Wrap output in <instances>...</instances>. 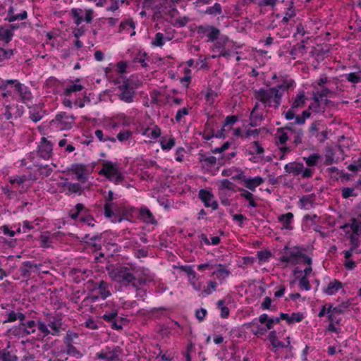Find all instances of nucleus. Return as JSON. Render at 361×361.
I'll return each instance as SVG.
<instances>
[{"label": "nucleus", "mask_w": 361, "mask_h": 361, "mask_svg": "<svg viewBox=\"0 0 361 361\" xmlns=\"http://www.w3.org/2000/svg\"><path fill=\"white\" fill-rule=\"evenodd\" d=\"M319 159L320 156L318 154H312L308 157H303L306 164L310 167L316 166Z\"/></svg>", "instance_id": "obj_46"}, {"label": "nucleus", "mask_w": 361, "mask_h": 361, "mask_svg": "<svg viewBox=\"0 0 361 361\" xmlns=\"http://www.w3.org/2000/svg\"><path fill=\"white\" fill-rule=\"evenodd\" d=\"M175 145L174 138L171 137L169 140H162L161 141V146L162 149L164 150H169L171 149Z\"/></svg>", "instance_id": "obj_59"}, {"label": "nucleus", "mask_w": 361, "mask_h": 361, "mask_svg": "<svg viewBox=\"0 0 361 361\" xmlns=\"http://www.w3.org/2000/svg\"><path fill=\"white\" fill-rule=\"evenodd\" d=\"M349 227L353 232V234L358 235L361 231V221H358L356 219H351V223L349 224Z\"/></svg>", "instance_id": "obj_49"}, {"label": "nucleus", "mask_w": 361, "mask_h": 361, "mask_svg": "<svg viewBox=\"0 0 361 361\" xmlns=\"http://www.w3.org/2000/svg\"><path fill=\"white\" fill-rule=\"evenodd\" d=\"M240 190L242 191L240 196L249 202L250 207H256L257 206V203L253 200V195L251 192L243 189H240Z\"/></svg>", "instance_id": "obj_45"}, {"label": "nucleus", "mask_w": 361, "mask_h": 361, "mask_svg": "<svg viewBox=\"0 0 361 361\" xmlns=\"http://www.w3.org/2000/svg\"><path fill=\"white\" fill-rule=\"evenodd\" d=\"M68 173L70 175L74 176V178H75L81 185L86 183L89 179L88 169L83 164H72L68 168Z\"/></svg>", "instance_id": "obj_6"}, {"label": "nucleus", "mask_w": 361, "mask_h": 361, "mask_svg": "<svg viewBox=\"0 0 361 361\" xmlns=\"http://www.w3.org/2000/svg\"><path fill=\"white\" fill-rule=\"evenodd\" d=\"M311 116V113L309 111H304L302 114V116H297L295 117V120L293 122L294 124L302 125L305 123V120L310 118Z\"/></svg>", "instance_id": "obj_53"}, {"label": "nucleus", "mask_w": 361, "mask_h": 361, "mask_svg": "<svg viewBox=\"0 0 361 361\" xmlns=\"http://www.w3.org/2000/svg\"><path fill=\"white\" fill-rule=\"evenodd\" d=\"M300 252L295 250H291L286 252V255L281 257V261L292 264H296L298 262V259L300 258Z\"/></svg>", "instance_id": "obj_22"}, {"label": "nucleus", "mask_w": 361, "mask_h": 361, "mask_svg": "<svg viewBox=\"0 0 361 361\" xmlns=\"http://www.w3.org/2000/svg\"><path fill=\"white\" fill-rule=\"evenodd\" d=\"M66 345V353L75 358H80L82 356V353L78 350L73 344Z\"/></svg>", "instance_id": "obj_42"}, {"label": "nucleus", "mask_w": 361, "mask_h": 361, "mask_svg": "<svg viewBox=\"0 0 361 361\" xmlns=\"http://www.w3.org/2000/svg\"><path fill=\"white\" fill-rule=\"evenodd\" d=\"M30 180H36V176L35 172H31L30 175L23 174L21 176H16L17 183L20 185Z\"/></svg>", "instance_id": "obj_48"}, {"label": "nucleus", "mask_w": 361, "mask_h": 361, "mask_svg": "<svg viewBox=\"0 0 361 361\" xmlns=\"http://www.w3.org/2000/svg\"><path fill=\"white\" fill-rule=\"evenodd\" d=\"M0 97L6 102L19 99L27 103L32 99L30 88L16 79L4 80L0 78Z\"/></svg>", "instance_id": "obj_1"}, {"label": "nucleus", "mask_w": 361, "mask_h": 361, "mask_svg": "<svg viewBox=\"0 0 361 361\" xmlns=\"http://www.w3.org/2000/svg\"><path fill=\"white\" fill-rule=\"evenodd\" d=\"M121 354V348L118 346H114L112 348L106 347L104 350L97 353L96 356L98 359H106V361H117Z\"/></svg>", "instance_id": "obj_12"}, {"label": "nucleus", "mask_w": 361, "mask_h": 361, "mask_svg": "<svg viewBox=\"0 0 361 361\" xmlns=\"http://www.w3.org/2000/svg\"><path fill=\"white\" fill-rule=\"evenodd\" d=\"M220 34V31L218 28L211 26L209 30H208L207 37L209 41L213 42L216 40Z\"/></svg>", "instance_id": "obj_54"}, {"label": "nucleus", "mask_w": 361, "mask_h": 361, "mask_svg": "<svg viewBox=\"0 0 361 361\" xmlns=\"http://www.w3.org/2000/svg\"><path fill=\"white\" fill-rule=\"evenodd\" d=\"M263 183L262 178L256 176L255 178H246L245 180V186L252 191H255V188Z\"/></svg>", "instance_id": "obj_28"}, {"label": "nucleus", "mask_w": 361, "mask_h": 361, "mask_svg": "<svg viewBox=\"0 0 361 361\" xmlns=\"http://www.w3.org/2000/svg\"><path fill=\"white\" fill-rule=\"evenodd\" d=\"M335 94L334 91L330 90L326 87H323L320 90L313 92V100L314 101H323V98L327 96H332Z\"/></svg>", "instance_id": "obj_26"}, {"label": "nucleus", "mask_w": 361, "mask_h": 361, "mask_svg": "<svg viewBox=\"0 0 361 361\" xmlns=\"http://www.w3.org/2000/svg\"><path fill=\"white\" fill-rule=\"evenodd\" d=\"M11 3L6 12V17L5 20L8 23H13L16 20H23L27 18V12L25 10L21 11L20 13L16 14L15 12L18 10L14 6L12 5L13 0H8Z\"/></svg>", "instance_id": "obj_16"}, {"label": "nucleus", "mask_w": 361, "mask_h": 361, "mask_svg": "<svg viewBox=\"0 0 361 361\" xmlns=\"http://www.w3.org/2000/svg\"><path fill=\"white\" fill-rule=\"evenodd\" d=\"M216 158L214 156H206L204 154H200L199 161L203 162L208 167H212L216 164Z\"/></svg>", "instance_id": "obj_34"}, {"label": "nucleus", "mask_w": 361, "mask_h": 361, "mask_svg": "<svg viewBox=\"0 0 361 361\" xmlns=\"http://www.w3.org/2000/svg\"><path fill=\"white\" fill-rule=\"evenodd\" d=\"M97 294H99L101 298L104 300L110 295L107 283L102 281L94 285V288H92V302L99 298Z\"/></svg>", "instance_id": "obj_14"}, {"label": "nucleus", "mask_w": 361, "mask_h": 361, "mask_svg": "<svg viewBox=\"0 0 361 361\" xmlns=\"http://www.w3.org/2000/svg\"><path fill=\"white\" fill-rule=\"evenodd\" d=\"M84 209V205L81 203H78L75 206L74 209L71 210L70 216L75 221H79L90 226V216L89 215L84 216L82 214Z\"/></svg>", "instance_id": "obj_15"}, {"label": "nucleus", "mask_w": 361, "mask_h": 361, "mask_svg": "<svg viewBox=\"0 0 361 361\" xmlns=\"http://www.w3.org/2000/svg\"><path fill=\"white\" fill-rule=\"evenodd\" d=\"M306 101V97L304 92H300L297 94L291 106L294 109L304 106Z\"/></svg>", "instance_id": "obj_39"}, {"label": "nucleus", "mask_w": 361, "mask_h": 361, "mask_svg": "<svg viewBox=\"0 0 361 361\" xmlns=\"http://www.w3.org/2000/svg\"><path fill=\"white\" fill-rule=\"evenodd\" d=\"M314 197L311 195H305L300 198L301 207L305 209H310L313 207Z\"/></svg>", "instance_id": "obj_40"}, {"label": "nucleus", "mask_w": 361, "mask_h": 361, "mask_svg": "<svg viewBox=\"0 0 361 361\" xmlns=\"http://www.w3.org/2000/svg\"><path fill=\"white\" fill-rule=\"evenodd\" d=\"M16 51L15 49H6L0 46V63L11 59Z\"/></svg>", "instance_id": "obj_33"}, {"label": "nucleus", "mask_w": 361, "mask_h": 361, "mask_svg": "<svg viewBox=\"0 0 361 361\" xmlns=\"http://www.w3.org/2000/svg\"><path fill=\"white\" fill-rule=\"evenodd\" d=\"M142 219L147 223H153L154 216L148 209H142L140 210Z\"/></svg>", "instance_id": "obj_52"}, {"label": "nucleus", "mask_w": 361, "mask_h": 361, "mask_svg": "<svg viewBox=\"0 0 361 361\" xmlns=\"http://www.w3.org/2000/svg\"><path fill=\"white\" fill-rule=\"evenodd\" d=\"M69 16L77 26L84 21L90 23V9L84 11L82 8H73L71 10Z\"/></svg>", "instance_id": "obj_11"}, {"label": "nucleus", "mask_w": 361, "mask_h": 361, "mask_svg": "<svg viewBox=\"0 0 361 361\" xmlns=\"http://www.w3.org/2000/svg\"><path fill=\"white\" fill-rule=\"evenodd\" d=\"M78 338L77 333L68 331L64 337V343L66 345L75 343V340Z\"/></svg>", "instance_id": "obj_50"}, {"label": "nucleus", "mask_w": 361, "mask_h": 361, "mask_svg": "<svg viewBox=\"0 0 361 361\" xmlns=\"http://www.w3.org/2000/svg\"><path fill=\"white\" fill-rule=\"evenodd\" d=\"M100 174L104 175L107 178H110L111 176L114 175L117 176L116 180H123L124 176L118 170L117 165L116 164H113L111 161H105L103 164V167L99 171Z\"/></svg>", "instance_id": "obj_13"}, {"label": "nucleus", "mask_w": 361, "mask_h": 361, "mask_svg": "<svg viewBox=\"0 0 361 361\" xmlns=\"http://www.w3.org/2000/svg\"><path fill=\"white\" fill-rule=\"evenodd\" d=\"M38 164V160L36 159V154L35 152H30L26 157L20 160V167H24V171L26 175H30L31 172H35L36 180L38 179V169H37L35 164Z\"/></svg>", "instance_id": "obj_9"}, {"label": "nucleus", "mask_w": 361, "mask_h": 361, "mask_svg": "<svg viewBox=\"0 0 361 361\" xmlns=\"http://www.w3.org/2000/svg\"><path fill=\"white\" fill-rule=\"evenodd\" d=\"M74 122V118L66 112H60L56 114L54 119L51 121V126L61 130L69 129Z\"/></svg>", "instance_id": "obj_10"}, {"label": "nucleus", "mask_w": 361, "mask_h": 361, "mask_svg": "<svg viewBox=\"0 0 361 361\" xmlns=\"http://www.w3.org/2000/svg\"><path fill=\"white\" fill-rule=\"evenodd\" d=\"M79 81L80 80L77 79L75 83L71 82L67 84L63 89V94L66 97H72L73 94L76 96L78 92H81L84 89V87L78 83Z\"/></svg>", "instance_id": "obj_21"}, {"label": "nucleus", "mask_w": 361, "mask_h": 361, "mask_svg": "<svg viewBox=\"0 0 361 361\" xmlns=\"http://www.w3.org/2000/svg\"><path fill=\"white\" fill-rule=\"evenodd\" d=\"M345 76L346 80L352 83L356 84L361 82V76L358 75L357 73H350L346 74Z\"/></svg>", "instance_id": "obj_57"}, {"label": "nucleus", "mask_w": 361, "mask_h": 361, "mask_svg": "<svg viewBox=\"0 0 361 361\" xmlns=\"http://www.w3.org/2000/svg\"><path fill=\"white\" fill-rule=\"evenodd\" d=\"M62 181L58 183L60 192L67 196L75 197L82 192V185L79 183H72L67 178H61Z\"/></svg>", "instance_id": "obj_5"}, {"label": "nucleus", "mask_w": 361, "mask_h": 361, "mask_svg": "<svg viewBox=\"0 0 361 361\" xmlns=\"http://www.w3.org/2000/svg\"><path fill=\"white\" fill-rule=\"evenodd\" d=\"M247 328L250 329L251 331L253 334L258 336V335H263L266 333L267 329H264L262 326H260L257 323L255 322H252L250 323H248L247 324Z\"/></svg>", "instance_id": "obj_36"}, {"label": "nucleus", "mask_w": 361, "mask_h": 361, "mask_svg": "<svg viewBox=\"0 0 361 361\" xmlns=\"http://www.w3.org/2000/svg\"><path fill=\"white\" fill-rule=\"evenodd\" d=\"M37 329V323L34 320H30L26 322H20L18 325V334L22 336H26L35 334Z\"/></svg>", "instance_id": "obj_19"}, {"label": "nucleus", "mask_w": 361, "mask_h": 361, "mask_svg": "<svg viewBox=\"0 0 361 361\" xmlns=\"http://www.w3.org/2000/svg\"><path fill=\"white\" fill-rule=\"evenodd\" d=\"M14 32L12 30H8L3 25H0V42L4 44H8L13 39Z\"/></svg>", "instance_id": "obj_25"}, {"label": "nucleus", "mask_w": 361, "mask_h": 361, "mask_svg": "<svg viewBox=\"0 0 361 361\" xmlns=\"http://www.w3.org/2000/svg\"><path fill=\"white\" fill-rule=\"evenodd\" d=\"M222 12L221 6L219 3H215L213 6L207 7L205 13L212 16L221 14Z\"/></svg>", "instance_id": "obj_41"}, {"label": "nucleus", "mask_w": 361, "mask_h": 361, "mask_svg": "<svg viewBox=\"0 0 361 361\" xmlns=\"http://www.w3.org/2000/svg\"><path fill=\"white\" fill-rule=\"evenodd\" d=\"M293 123L287 125L284 129L290 130L291 135L293 136V142L296 145L300 144L302 142L303 130L301 128H294L293 126Z\"/></svg>", "instance_id": "obj_23"}, {"label": "nucleus", "mask_w": 361, "mask_h": 361, "mask_svg": "<svg viewBox=\"0 0 361 361\" xmlns=\"http://www.w3.org/2000/svg\"><path fill=\"white\" fill-rule=\"evenodd\" d=\"M217 186L219 190H233V183H231L228 179H223L217 182Z\"/></svg>", "instance_id": "obj_43"}, {"label": "nucleus", "mask_w": 361, "mask_h": 361, "mask_svg": "<svg viewBox=\"0 0 361 361\" xmlns=\"http://www.w3.org/2000/svg\"><path fill=\"white\" fill-rule=\"evenodd\" d=\"M6 319H5L3 323L5 324V323H8V322H14L17 320V312H16L15 311L12 310V311H9V312H6Z\"/></svg>", "instance_id": "obj_64"}, {"label": "nucleus", "mask_w": 361, "mask_h": 361, "mask_svg": "<svg viewBox=\"0 0 361 361\" xmlns=\"http://www.w3.org/2000/svg\"><path fill=\"white\" fill-rule=\"evenodd\" d=\"M14 108V105L4 104L1 109L0 119L10 120L12 118L11 110Z\"/></svg>", "instance_id": "obj_38"}, {"label": "nucleus", "mask_w": 361, "mask_h": 361, "mask_svg": "<svg viewBox=\"0 0 361 361\" xmlns=\"http://www.w3.org/2000/svg\"><path fill=\"white\" fill-rule=\"evenodd\" d=\"M256 4L259 7L270 6L274 8L276 6L278 0H250Z\"/></svg>", "instance_id": "obj_44"}, {"label": "nucleus", "mask_w": 361, "mask_h": 361, "mask_svg": "<svg viewBox=\"0 0 361 361\" xmlns=\"http://www.w3.org/2000/svg\"><path fill=\"white\" fill-rule=\"evenodd\" d=\"M293 83L292 80H285L283 83L267 90L260 88L255 90V98L261 102L264 106L277 109L281 104V99L285 92L293 85Z\"/></svg>", "instance_id": "obj_2"}, {"label": "nucleus", "mask_w": 361, "mask_h": 361, "mask_svg": "<svg viewBox=\"0 0 361 361\" xmlns=\"http://www.w3.org/2000/svg\"><path fill=\"white\" fill-rule=\"evenodd\" d=\"M115 83L118 85V98L126 103L133 102L135 96V91L130 87L128 80L121 78L117 79Z\"/></svg>", "instance_id": "obj_4"}, {"label": "nucleus", "mask_w": 361, "mask_h": 361, "mask_svg": "<svg viewBox=\"0 0 361 361\" xmlns=\"http://www.w3.org/2000/svg\"><path fill=\"white\" fill-rule=\"evenodd\" d=\"M17 356L7 349L0 350V361H17Z\"/></svg>", "instance_id": "obj_37"}, {"label": "nucleus", "mask_w": 361, "mask_h": 361, "mask_svg": "<svg viewBox=\"0 0 361 361\" xmlns=\"http://www.w3.org/2000/svg\"><path fill=\"white\" fill-rule=\"evenodd\" d=\"M23 269L22 273L23 276H26L27 273L32 271L35 272V269L37 268V264L32 261H25L23 263Z\"/></svg>", "instance_id": "obj_47"}, {"label": "nucleus", "mask_w": 361, "mask_h": 361, "mask_svg": "<svg viewBox=\"0 0 361 361\" xmlns=\"http://www.w3.org/2000/svg\"><path fill=\"white\" fill-rule=\"evenodd\" d=\"M326 171L329 172L331 178H334L336 179H338L339 177L344 176V173L342 171H340L338 168L334 166L328 168Z\"/></svg>", "instance_id": "obj_58"}, {"label": "nucleus", "mask_w": 361, "mask_h": 361, "mask_svg": "<svg viewBox=\"0 0 361 361\" xmlns=\"http://www.w3.org/2000/svg\"><path fill=\"white\" fill-rule=\"evenodd\" d=\"M35 228L33 222L27 220L23 221L22 223V233H27Z\"/></svg>", "instance_id": "obj_62"}, {"label": "nucleus", "mask_w": 361, "mask_h": 361, "mask_svg": "<svg viewBox=\"0 0 361 361\" xmlns=\"http://www.w3.org/2000/svg\"><path fill=\"white\" fill-rule=\"evenodd\" d=\"M37 329L43 334V336H47L51 334V331L48 329L47 324H45L41 321H38L37 324Z\"/></svg>", "instance_id": "obj_55"}, {"label": "nucleus", "mask_w": 361, "mask_h": 361, "mask_svg": "<svg viewBox=\"0 0 361 361\" xmlns=\"http://www.w3.org/2000/svg\"><path fill=\"white\" fill-rule=\"evenodd\" d=\"M214 267L215 270L212 272V276H215L221 283L224 282L231 274L230 269L225 264H215Z\"/></svg>", "instance_id": "obj_18"}, {"label": "nucleus", "mask_w": 361, "mask_h": 361, "mask_svg": "<svg viewBox=\"0 0 361 361\" xmlns=\"http://www.w3.org/2000/svg\"><path fill=\"white\" fill-rule=\"evenodd\" d=\"M250 120H251L250 125L252 126H257L258 125L257 123L262 120V115L259 114L256 112H255V114H253L252 112H251Z\"/></svg>", "instance_id": "obj_63"}, {"label": "nucleus", "mask_w": 361, "mask_h": 361, "mask_svg": "<svg viewBox=\"0 0 361 361\" xmlns=\"http://www.w3.org/2000/svg\"><path fill=\"white\" fill-rule=\"evenodd\" d=\"M217 305L221 308V317L223 318L227 317L229 314V309L224 305V301L222 300H219Z\"/></svg>", "instance_id": "obj_61"}, {"label": "nucleus", "mask_w": 361, "mask_h": 361, "mask_svg": "<svg viewBox=\"0 0 361 361\" xmlns=\"http://www.w3.org/2000/svg\"><path fill=\"white\" fill-rule=\"evenodd\" d=\"M47 325L51 329V334L58 336L62 326L61 319L59 317H54L51 319L49 320Z\"/></svg>", "instance_id": "obj_24"}, {"label": "nucleus", "mask_w": 361, "mask_h": 361, "mask_svg": "<svg viewBox=\"0 0 361 361\" xmlns=\"http://www.w3.org/2000/svg\"><path fill=\"white\" fill-rule=\"evenodd\" d=\"M280 318L281 319L286 320L288 324H293L294 322H300L303 317L302 314L300 313H292L291 315L286 313H281Z\"/></svg>", "instance_id": "obj_30"}, {"label": "nucleus", "mask_w": 361, "mask_h": 361, "mask_svg": "<svg viewBox=\"0 0 361 361\" xmlns=\"http://www.w3.org/2000/svg\"><path fill=\"white\" fill-rule=\"evenodd\" d=\"M293 218V214L291 212H288L282 214L278 217L279 221L282 224L283 228L290 229V224Z\"/></svg>", "instance_id": "obj_32"}, {"label": "nucleus", "mask_w": 361, "mask_h": 361, "mask_svg": "<svg viewBox=\"0 0 361 361\" xmlns=\"http://www.w3.org/2000/svg\"><path fill=\"white\" fill-rule=\"evenodd\" d=\"M106 268L110 278L117 283L125 286L131 285L133 287H137L141 284L140 279L136 277L137 271L134 267L118 265L116 267L108 266Z\"/></svg>", "instance_id": "obj_3"}, {"label": "nucleus", "mask_w": 361, "mask_h": 361, "mask_svg": "<svg viewBox=\"0 0 361 361\" xmlns=\"http://www.w3.org/2000/svg\"><path fill=\"white\" fill-rule=\"evenodd\" d=\"M152 44L156 47H162L164 44V35L161 32H157Z\"/></svg>", "instance_id": "obj_60"}, {"label": "nucleus", "mask_w": 361, "mask_h": 361, "mask_svg": "<svg viewBox=\"0 0 361 361\" xmlns=\"http://www.w3.org/2000/svg\"><path fill=\"white\" fill-rule=\"evenodd\" d=\"M251 154H257L258 155H262L264 153L263 147L259 145V142L255 141L252 143L250 146Z\"/></svg>", "instance_id": "obj_56"}, {"label": "nucleus", "mask_w": 361, "mask_h": 361, "mask_svg": "<svg viewBox=\"0 0 361 361\" xmlns=\"http://www.w3.org/2000/svg\"><path fill=\"white\" fill-rule=\"evenodd\" d=\"M284 170L286 173L293 174L294 176L300 175L303 178H309L312 176V170L309 168H304L302 163L297 161L290 162L286 164L284 166Z\"/></svg>", "instance_id": "obj_7"}, {"label": "nucleus", "mask_w": 361, "mask_h": 361, "mask_svg": "<svg viewBox=\"0 0 361 361\" xmlns=\"http://www.w3.org/2000/svg\"><path fill=\"white\" fill-rule=\"evenodd\" d=\"M36 169H38V176L42 178L49 176L53 172V169L49 164H41L39 161L35 164Z\"/></svg>", "instance_id": "obj_29"}, {"label": "nucleus", "mask_w": 361, "mask_h": 361, "mask_svg": "<svg viewBox=\"0 0 361 361\" xmlns=\"http://www.w3.org/2000/svg\"><path fill=\"white\" fill-rule=\"evenodd\" d=\"M268 339L272 345V350L275 352L279 348H285V344L278 339L276 331H271L269 332Z\"/></svg>", "instance_id": "obj_27"}, {"label": "nucleus", "mask_w": 361, "mask_h": 361, "mask_svg": "<svg viewBox=\"0 0 361 361\" xmlns=\"http://www.w3.org/2000/svg\"><path fill=\"white\" fill-rule=\"evenodd\" d=\"M114 204L112 202H106L104 205V215L107 218H111L115 217V220H112V221H116L121 222L122 221V219L118 217V219H116L117 216L114 214L113 211Z\"/></svg>", "instance_id": "obj_35"}, {"label": "nucleus", "mask_w": 361, "mask_h": 361, "mask_svg": "<svg viewBox=\"0 0 361 361\" xmlns=\"http://www.w3.org/2000/svg\"><path fill=\"white\" fill-rule=\"evenodd\" d=\"M54 143L48 138L42 137L37 145L36 157L38 156L45 160L49 159L53 154Z\"/></svg>", "instance_id": "obj_8"}, {"label": "nucleus", "mask_w": 361, "mask_h": 361, "mask_svg": "<svg viewBox=\"0 0 361 361\" xmlns=\"http://www.w3.org/2000/svg\"><path fill=\"white\" fill-rule=\"evenodd\" d=\"M341 288L342 283L337 280H334L329 283L327 288L324 289V292L327 295H331L337 293Z\"/></svg>", "instance_id": "obj_31"}, {"label": "nucleus", "mask_w": 361, "mask_h": 361, "mask_svg": "<svg viewBox=\"0 0 361 361\" xmlns=\"http://www.w3.org/2000/svg\"><path fill=\"white\" fill-rule=\"evenodd\" d=\"M199 196L201 200L204 202L205 207H212L213 209H216L218 208V203L216 201H213V195L206 190H200L199 192Z\"/></svg>", "instance_id": "obj_20"}, {"label": "nucleus", "mask_w": 361, "mask_h": 361, "mask_svg": "<svg viewBox=\"0 0 361 361\" xmlns=\"http://www.w3.org/2000/svg\"><path fill=\"white\" fill-rule=\"evenodd\" d=\"M83 33H84V29L82 27L77 28L74 32V35L76 37V39L74 41V44L78 49L82 47V46H83V43L80 40L78 39L79 37L82 35Z\"/></svg>", "instance_id": "obj_51"}, {"label": "nucleus", "mask_w": 361, "mask_h": 361, "mask_svg": "<svg viewBox=\"0 0 361 361\" xmlns=\"http://www.w3.org/2000/svg\"><path fill=\"white\" fill-rule=\"evenodd\" d=\"M44 104L39 103L29 107V118L35 123L39 121L47 114Z\"/></svg>", "instance_id": "obj_17"}]
</instances>
